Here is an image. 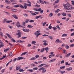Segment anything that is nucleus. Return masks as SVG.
I'll return each instance as SVG.
<instances>
[{"label":"nucleus","mask_w":74,"mask_h":74,"mask_svg":"<svg viewBox=\"0 0 74 74\" xmlns=\"http://www.w3.org/2000/svg\"><path fill=\"white\" fill-rule=\"evenodd\" d=\"M41 31H37L35 33H34L35 35V36H36V38H37L40 35H41V33H40V32Z\"/></svg>","instance_id":"1"},{"label":"nucleus","mask_w":74,"mask_h":74,"mask_svg":"<svg viewBox=\"0 0 74 74\" xmlns=\"http://www.w3.org/2000/svg\"><path fill=\"white\" fill-rule=\"evenodd\" d=\"M24 5V8H25V9H26L27 8V6L28 7H31L32 6V5H31V4H27L26 3H24L23 4Z\"/></svg>","instance_id":"2"},{"label":"nucleus","mask_w":74,"mask_h":74,"mask_svg":"<svg viewBox=\"0 0 74 74\" xmlns=\"http://www.w3.org/2000/svg\"><path fill=\"white\" fill-rule=\"evenodd\" d=\"M23 34V33L22 32H18L16 34V36H18V38H20V37H21V36L22 34Z\"/></svg>","instance_id":"3"},{"label":"nucleus","mask_w":74,"mask_h":74,"mask_svg":"<svg viewBox=\"0 0 74 74\" xmlns=\"http://www.w3.org/2000/svg\"><path fill=\"white\" fill-rule=\"evenodd\" d=\"M64 6L65 8H66V10L67 9V8H69V5H67L64 4Z\"/></svg>","instance_id":"4"},{"label":"nucleus","mask_w":74,"mask_h":74,"mask_svg":"<svg viewBox=\"0 0 74 74\" xmlns=\"http://www.w3.org/2000/svg\"><path fill=\"white\" fill-rule=\"evenodd\" d=\"M5 3H6L8 4H10L11 3V2H10V1L7 0H5Z\"/></svg>","instance_id":"5"},{"label":"nucleus","mask_w":74,"mask_h":74,"mask_svg":"<svg viewBox=\"0 0 74 74\" xmlns=\"http://www.w3.org/2000/svg\"><path fill=\"white\" fill-rule=\"evenodd\" d=\"M12 16L15 19H18V18L17 17V16L15 14H13L12 15Z\"/></svg>","instance_id":"6"},{"label":"nucleus","mask_w":74,"mask_h":74,"mask_svg":"<svg viewBox=\"0 0 74 74\" xmlns=\"http://www.w3.org/2000/svg\"><path fill=\"white\" fill-rule=\"evenodd\" d=\"M71 53H69L68 54L65 56V57H66V58H68V57H69V56H70V55H71Z\"/></svg>","instance_id":"7"},{"label":"nucleus","mask_w":74,"mask_h":74,"mask_svg":"<svg viewBox=\"0 0 74 74\" xmlns=\"http://www.w3.org/2000/svg\"><path fill=\"white\" fill-rule=\"evenodd\" d=\"M16 26H17V27H22V26L21 25H17L16 24Z\"/></svg>","instance_id":"8"},{"label":"nucleus","mask_w":74,"mask_h":74,"mask_svg":"<svg viewBox=\"0 0 74 74\" xmlns=\"http://www.w3.org/2000/svg\"><path fill=\"white\" fill-rule=\"evenodd\" d=\"M66 70L67 71H70V70H72V68L70 67L68 68H66Z\"/></svg>","instance_id":"9"},{"label":"nucleus","mask_w":74,"mask_h":74,"mask_svg":"<svg viewBox=\"0 0 74 74\" xmlns=\"http://www.w3.org/2000/svg\"><path fill=\"white\" fill-rule=\"evenodd\" d=\"M6 35H7V36H8V37H9V38H12V37H11V36H10V34H6Z\"/></svg>","instance_id":"10"},{"label":"nucleus","mask_w":74,"mask_h":74,"mask_svg":"<svg viewBox=\"0 0 74 74\" xmlns=\"http://www.w3.org/2000/svg\"><path fill=\"white\" fill-rule=\"evenodd\" d=\"M56 42H57L58 43L61 42H62V41L59 40V39H58L56 40Z\"/></svg>","instance_id":"11"},{"label":"nucleus","mask_w":74,"mask_h":74,"mask_svg":"<svg viewBox=\"0 0 74 74\" xmlns=\"http://www.w3.org/2000/svg\"><path fill=\"white\" fill-rule=\"evenodd\" d=\"M8 50H10V48H7L6 49L4 50V52H6L7 51H8Z\"/></svg>","instance_id":"12"},{"label":"nucleus","mask_w":74,"mask_h":74,"mask_svg":"<svg viewBox=\"0 0 74 74\" xmlns=\"http://www.w3.org/2000/svg\"><path fill=\"white\" fill-rule=\"evenodd\" d=\"M19 7H21V8H23V9L24 8V7H25L23 6V5H22L21 4H20L19 5Z\"/></svg>","instance_id":"13"},{"label":"nucleus","mask_w":74,"mask_h":74,"mask_svg":"<svg viewBox=\"0 0 74 74\" xmlns=\"http://www.w3.org/2000/svg\"><path fill=\"white\" fill-rule=\"evenodd\" d=\"M45 69V68L44 67H42L40 68V69H39L38 70L39 71H41V70H42V71L43 70H44Z\"/></svg>","instance_id":"14"},{"label":"nucleus","mask_w":74,"mask_h":74,"mask_svg":"<svg viewBox=\"0 0 74 74\" xmlns=\"http://www.w3.org/2000/svg\"><path fill=\"white\" fill-rule=\"evenodd\" d=\"M59 11H60V10H59V9H57V10H56L55 11V13H56V14L58 13V12H59Z\"/></svg>","instance_id":"15"},{"label":"nucleus","mask_w":74,"mask_h":74,"mask_svg":"<svg viewBox=\"0 0 74 74\" xmlns=\"http://www.w3.org/2000/svg\"><path fill=\"white\" fill-rule=\"evenodd\" d=\"M32 27L33 26L29 25H28L27 26V27H28L29 28H32Z\"/></svg>","instance_id":"16"},{"label":"nucleus","mask_w":74,"mask_h":74,"mask_svg":"<svg viewBox=\"0 0 74 74\" xmlns=\"http://www.w3.org/2000/svg\"><path fill=\"white\" fill-rule=\"evenodd\" d=\"M67 36V34H64L62 35V37H66Z\"/></svg>","instance_id":"17"},{"label":"nucleus","mask_w":74,"mask_h":74,"mask_svg":"<svg viewBox=\"0 0 74 74\" xmlns=\"http://www.w3.org/2000/svg\"><path fill=\"white\" fill-rule=\"evenodd\" d=\"M48 37L49 38H50V40H53V38L52 37V36H48Z\"/></svg>","instance_id":"18"},{"label":"nucleus","mask_w":74,"mask_h":74,"mask_svg":"<svg viewBox=\"0 0 74 74\" xmlns=\"http://www.w3.org/2000/svg\"><path fill=\"white\" fill-rule=\"evenodd\" d=\"M39 1L40 3H41L42 4H44V2L42 1V0H39Z\"/></svg>","instance_id":"19"},{"label":"nucleus","mask_w":74,"mask_h":74,"mask_svg":"<svg viewBox=\"0 0 74 74\" xmlns=\"http://www.w3.org/2000/svg\"><path fill=\"white\" fill-rule=\"evenodd\" d=\"M12 21H6V23H10V22H12Z\"/></svg>","instance_id":"20"},{"label":"nucleus","mask_w":74,"mask_h":74,"mask_svg":"<svg viewBox=\"0 0 74 74\" xmlns=\"http://www.w3.org/2000/svg\"><path fill=\"white\" fill-rule=\"evenodd\" d=\"M21 69V67L20 66H18V67H16V70H18L19 69Z\"/></svg>","instance_id":"21"},{"label":"nucleus","mask_w":74,"mask_h":74,"mask_svg":"<svg viewBox=\"0 0 74 74\" xmlns=\"http://www.w3.org/2000/svg\"><path fill=\"white\" fill-rule=\"evenodd\" d=\"M14 7H16V8H17L18 7H19V5H14Z\"/></svg>","instance_id":"22"},{"label":"nucleus","mask_w":74,"mask_h":74,"mask_svg":"<svg viewBox=\"0 0 74 74\" xmlns=\"http://www.w3.org/2000/svg\"><path fill=\"white\" fill-rule=\"evenodd\" d=\"M63 52H63L64 53H66V54H67V51H66V50L64 49L63 50Z\"/></svg>","instance_id":"23"},{"label":"nucleus","mask_w":74,"mask_h":74,"mask_svg":"<svg viewBox=\"0 0 74 74\" xmlns=\"http://www.w3.org/2000/svg\"><path fill=\"white\" fill-rule=\"evenodd\" d=\"M44 49H45V48H43L40 51L41 52H43L44 51Z\"/></svg>","instance_id":"24"},{"label":"nucleus","mask_w":74,"mask_h":74,"mask_svg":"<svg viewBox=\"0 0 74 74\" xmlns=\"http://www.w3.org/2000/svg\"><path fill=\"white\" fill-rule=\"evenodd\" d=\"M55 60H56V59H53L52 60H51L50 61V62H53V61H55Z\"/></svg>","instance_id":"25"},{"label":"nucleus","mask_w":74,"mask_h":74,"mask_svg":"<svg viewBox=\"0 0 74 74\" xmlns=\"http://www.w3.org/2000/svg\"><path fill=\"white\" fill-rule=\"evenodd\" d=\"M62 15L64 16H66V14L65 13H62Z\"/></svg>","instance_id":"26"},{"label":"nucleus","mask_w":74,"mask_h":74,"mask_svg":"<svg viewBox=\"0 0 74 74\" xmlns=\"http://www.w3.org/2000/svg\"><path fill=\"white\" fill-rule=\"evenodd\" d=\"M47 71V70L46 69H44L42 71V73H45L46 72V71Z\"/></svg>","instance_id":"27"},{"label":"nucleus","mask_w":74,"mask_h":74,"mask_svg":"<svg viewBox=\"0 0 74 74\" xmlns=\"http://www.w3.org/2000/svg\"><path fill=\"white\" fill-rule=\"evenodd\" d=\"M19 71L20 72H22V71H24V70L22 69H19Z\"/></svg>","instance_id":"28"},{"label":"nucleus","mask_w":74,"mask_h":74,"mask_svg":"<svg viewBox=\"0 0 74 74\" xmlns=\"http://www.w3.org/2000/svg\"><path fill=\"white\" fill-rule=\"evenodd\" d=\"M41 16V15H40L38 16H36V19H38V18H40Z\"/></svg>","instance_id":"29"},{"label":"nucleus","mask_w":74,"mask_h":74,"mask_svg":"<svg viewBox=\"0 0 74 74\" xmlns=\"http://www.w3.org/2000/svg\"><path fill=\"white\" fill-rule=\"evenodd\" d=\"M64 68H65V66H62L60 67V69H64Z\"/></svg>","instance_id":"30"},{"label":"nucleus","mask_w":74,"mask_h":74,"mask_svg":"<svg viewBox=\"0 0 74 74\" xmlns=\"http://www.w3.org/2000/svg\"><path fill=\"white\" fill-rule=\"evenodd\" d=\"M23 15L24 16H25L26 17L27 16H28V15L27 14H23Z\"/></svg>","instance_id":"31"},{"label":"nucleus","mask_w":74,"mask_h":74,"mask_svg":"<svg viewBox=\"0 0 74 74\" xmlns=\"http://www.w3.org/2000/svg\"><path fill=\"white\" fill-rule=\"evenodd\" d=\"M31 66H32V67H35L36 66V65L33 64H31Z\"/></svg>","instance_id":"32"},{"label":"nucleus","mask_w":74,"mask_h":74,"mask_svg":"<svg viewBox=\"0 0 74 74\" xmlns=\"http://www.w3.org/2000/svg\"><path fill=\"white\" fill-rule=\"evenodd\" d=\"M27 71H29L30 72H33V70L32 69H28L27 70Z\"/></svg>","instance_id":"33"},{"label":"nucleus","mask_w":74,"mask_h":74,"mask_svg":"<svg viewBox=\"0 0 74 74\" xmlns=\"http://www.w3.org/2000/svg\"><path fill=\"white\" fill-rule=\"evenodd\" d=\"M56 27L57 29H58L59 30H60V27H59V26L57 25L56 26Z\"/></svg>","instance_id":"34"},{"label":"nucleus","mask_w":74,"mask_h":74,"mask_svg":"<svg viewBox=\"0 0 74 74\" xmlns=\"http://www.w3.org/2000/svg\"><path fill=\"white\" fill-rule=\"evenodd\" d=\"M36 59L35 57H33L30 59V60H35Z\"/></svg>","instance_id":"35"},{"label":"nucleus","mask_w":74,"mask_h":74,"mask_svg":"<svg viewBox=\"0 0 74 74\" xmlns=\"http://www.w3.org/2000/svg\"><path fill=\"white\" fill-rule=\"evenodd\" d=\"M25 42V41H22L21 40H18V42Z\"/></svg>","instance_id":"36"},{"label":"nucleus","mask_w":74,"mask_h":74,"mask_svg":"<svg viewBox=\"0 0 74 74\" xmlns=\"http://www.w3.org/2000/svg\"><path fill=\"white\" fill-rule=\"evenodd\" d=\"M66 72V71H61L60 72L61 74H63V73H64L65 72Z\"/></svg>","instance_id":"37"},{"label":"nucleus","mask_w":74,"mask_h":74,"mask_svg":"<svg viewBox=\"0 0 74 74\" xmlns=\"http://www.w3.org/2000/svg\"><path fill=\"white\" fill-rule=\"evenodd\" d=\"M11 40L12 41H13V42H16V41L15 40H14V39L13 38H12L11 39Z\"/></svg>","instance_id":"38"},{"label":"nucleus","mask_w":74,"mask_h":74,"mask_svg":"<svg viewBox=\"0 0 74 74\" xmlns=\"http://www.w3.org/2000/svg\"><path fill=\"white\" fill-rule=\"evenodd\" d=\"M12 12H16V9H12Z\"/></svg>","instance_id":"39"},{"label":"nucleus","mask_w":74,"mask_h":74,"mask_svg":"<svg viewBox=\"0 0 74 74\" xmlns=\"http://www.w3.org/2000/svg\"><path fill=\"white\" fill-rule=\"evenodd\" d=\"M36 42L35 41H33L32 42V44H36Z\"/></svg>","instance_id":"40"},{"label":"nucleus","mask_w":74,"mask_h":74,"mask_svg":"<svg viewBox=\"0 0 74 74\" xmlns=\"http://www.w3.org/2000/svg\"><path fill=\"white\" fill-rule=\"evenodd\" d=\"M37 69H38V68L37 67L34 68H33V69H34V70H37Z\"/></svg>","instance_id":"41"},{"label":"nucleus","mask_w":74,"mask_h":74,"mask_svg":"<svg viewBox=\"0 0 74 74\" xmlns=\"http://www.w3.org/2000/svg\"><path fill=\"white\" fill-rule=\"evenodd\" d=\"M49 16H50V17H51V16H52V15H53V13H50L49 15Z\"/></svg>","instance_id":"42"},{"label":"nucleus","mask_w":74,"mask_h":74,"mask_svg":"<svg viewBox=\"0 0 74 74\" xmlns=\"http://www.w3.org/2000/svg\"><path fill=\"white\" fill-rule=\"evenodd\" d=\"M70 47H74V44L71 45H70Z\"/></svg>","instance_id":"43"},{"label":"nucleus","mask_w":74,"mask_h":74,"mask_svg":"<svg viewBox=\"0 0 74 74\" xmlns=\"http://www.w3.org/2000/svg\"><path fill=\"white\" fill-rule=\"evenodd\" d=\"M9 56H12V52H11L10 54H9Z\"/></svg>","instance_id":"44"},{"label":"nucleus","mask_w":74,"mask_h":74,"mask_svg":"<svg viewBox=\"0 0 74 74\" xmlns=\"http://www.w3.org/2000/svg\"><path fill=\"white\" fill-rule=\"evenodd\" d=\"M68 16L69 17H71V14H68Z\"/></svg>","instance_id":"45"},{"label":"nucleus","mask_w":74,"mask_h":74,"mask_svg":"<svg viewBox=\"0 0 74 74\" xmlns=\"http://www.w3.org/2000/svg\"><path fill=\"white\" fill-rule=\"evenodd\" d=\"M27 3H29V4H31V2H30V1L29 0H27Z\"/></svg>","instance_id":"46"},{"label":"nucleus","mask_w":74,"mask_h":74,"mask_svg":"<svg viewBox=\"0 0 74 74\" xmlns=\"http://www.w3.org/2000/svg\"><path fill=\"white\" fill-rule=\"evenodd\" d=\"M59 2V0H57L55 1V3H58Z\"/></svg>","instance_id":"47"},{"label":"nucleus","mask_w":74,"mask_h":74,"mask_svg":"<svg viewBox=\"0 0 74 74\" xmlns=\"http://www.w3.org/2000/svg\"><path fill=\"white\" fill-rule=\"evenodd\" d=\"M67 4L68 5H69L70 6H71V7L72 6V5L70 4V3H69V2H67Z\"/></svg>","instance_id":"48"},{"label":"nucleus","mask_w":74,"mask_h":74,"mask_svg":"<svg viewBox=\"0 0 74 74\" xmlns=\"http://www.w3.org/2000/svg\"><path fill=\"white\" fill-rule=\"evenodd\" d=\"M29 22L31 23V22H34V20H30Z\"/></svg>","instance_id":"49"},{"label":"nucleus","mask_w":74,"mask_h":74,"mask_svg":"<svg viewBox=\"0 0 74 74\" xmlns=\"http://www.w3.org/2000/svg\"><path fill=\"white\" fill-rule=\"evenodd\" d=\"M53 30H57V28L55 27H53Z\"/></svg>","instance_id":"50"},{"label":"nucleus","mask_w":74,"mask_h":74,"mask_svg":"<svg viewBox=\"0 0 74 74\" xmlns=\"http://www.w3.org/2000/svg\"><path fill=\"white\" fill-rule=\"evenodd\" d=\"M38 57H39V55H36L35 56V58H38Z\"/></svg>","instance_id":"51"},{"label":"nucleus","mask_w":74,"mask_h":74,"mask_svg":"<svg viewBox=\"0 0 74 74\" xmlns=\"http://www.w3.org/2000/svg\"><path fill=\"white\" fill-rule=\"evenodd\" d=\"M16 60H17V58H14L13 60V62H15V61H16Z\"/></svg>","instance_id":"52"},{"label":"nucleus","mask_w":74,"mask_h":74,"mask_svg":"<svg viewBox=\"0 0 74 74\" xmlns=\"http://www.w3.org/2000/svg\"><path fill=\"white\" fill-rule=\"evenodd\" d=\"M44 12V10H41V11H40V14H42L43 13V12Z\"/></svg>","instance_id":"53"},{"label":"nucleus","mask_w":74,"mask_h":74,"mask_svg":"<svg viewBox=\"0 0 74 74\" xmlns=\"http://www.w3.org/2000/svg\"><path fill=\"white\" fill-rule=\"evenodd\" d=\"M27 38V37H23L21 39H25Z\"/></svg>","instance_id":"54"},{"label":"nucleus","mask_w":74,"mask_h":74,"mask_svg":"<svg viewBox=\"0 0 74 74\" xmlns=\"http://www.w3.org/2000/svg\"><path fill=\"white\" fill-rule=\"evenodd\" d=\"M69 46H66V49H69Z\"/></svg>","instance_id":"55"},{"label":"nucleus","mask_w":74,"mask_h":74,"mask_svg":"<svg viewBox=\"0 0 74 74\" xmlns=\"http://www.w3.org/2000/svg\"><path fill=\"white\" fill-rule=\"evenodd\" d=\"M46 24H47V22H45L43 23V26H44Z\"/></svg>","instance_id":"56"},{"label":"nucleus","mask_w":74,"mask_h":74,"mask_svg":"<svg viewBox=\"0 0 74 74\" xmlns=\"http://www.w3.org/2000/svg\"><path fill=\"white\" fill-rule=\"evenodd\" d=\"M1 36L2 37H3V32H1Z\"/></svg>","instance_id":"57"},{"label":"nucleus","mask_w":74,"mask_h":74,"mask_svg":"<svg viewBox=\"0 0 74 74\" xmlns=\"http://www.w3.org/2000/svg\"><path fill=\"white\" fill-rule=\"evenodd\" d=\"M45 50L46 51H48V50H49V48H48V47H46L45 49Z\"/></svg>","instance_id":"58"},{"label":"nucleus","mask_w":74,"mask_h":74,"mask_svg":"<svg viewBox=\"0 0 74 74\" xmlns=\"http://www.w3.org/2000/svg\"><path fill=\"white\" fill-rule=\"evenodd\" d=\"M29 32V29H26V32Z\"/></svg>","instance_id":"59"},{"label":"nucleus","mask_w":74,"mask_h":74,"mask_svg":"<svg viewBox=\"0 0 74 74\" xmlns=\"http://www.w3.org/2000/svg\"><path fill=\"white\" fill-rule=\"evenodd\" d=\"M41 10V8H39L38 10V11L40 12V11Z\"/></svg>","instance_id":"60"},{"label":"nucleus","mask_w":74,"mask_h":74,"mask_svg":"<svg viewBox=\"0 0 74 74\" xmlns=\"http://www.w3.org/2000/svg\"><path fill=\"white\" fill-rule=\"evenodd\" d=\"M43 45H45V46H46V45H47V44L46 42H44L43 43Z\"/></svg>","instance_id":"61"},{"label":"nucleus","mask_w":74,"mask_h":74,"mask_svg":"<svg viewBox=\"0 0 74 74\" xmlns=\"http://www.w3.org/2000/svg\"><path fill=\"white\" fill-rule=\"evenodd\" d=\"M21 60V59L20 58V57H18L17 58V60Z\"/></svg>","instance_id":"62"},{"label":"nucleus","mask_w":74,"mask_h":74,"mask_svg":"<svg viewBox=\"0 0 74 74\" xmlns=\"http://www.w3.org/2000/svg\"><path fill=\"white\" fill-rule=\"evenodd\" d=\"M70 8L71 9V10H72L73 9H74V7H71Z\"/></svg>","instance_id":"63"},{"label":"nucleus","mask_w":74,"mask_h":74,"mask_svg":"<svg viewBox=\"0 0 74 74\" xmlns=\"http://www.w3.org/2000/svg\"><path fill=\"white\" fill-rule=\"evenodd\" d=\"M52 26H49V28L50 29H52Z\"/></svg>","instance_id":"64"}]
</instances>
